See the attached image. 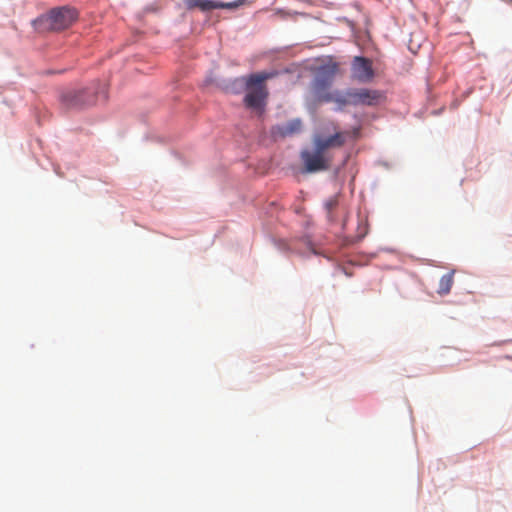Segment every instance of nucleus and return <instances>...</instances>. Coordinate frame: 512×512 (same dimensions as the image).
I'll use <instances>...</instances> for the list:
<instances>
[{"label":"nucleus","mask_w":512,"mask_h":512,"mask_svg":"<svg viewBox=\"0 0 512 512\" xmlns=\"http://www.w3.org/2000/svg\"><path fill=\"white\" fill-rule=\"evenodd\" d=\"M277 72L253 73L245 79L246 94L243 103L246 108L262 114L265 110L268 90L265 81L273 78Z\"/></svg>","instance_id":"nucleus-1"},{"label":"nucleus","mask_w":512,"mask_h":512,"mask_svg":"<svg viewBox=\"0 0 512 512\" xmlns=\"http://www.w3.org/2000/svg\"><path fill=\"white\" fill-rule=\"evenodd\" d=\"M338 206V197L334 196L325 202V208L327 210V216L330 221H334L333 210Z\"/></svg>","instance_id":"nucleus-12"},{"label":"nucleus","mask_w":512,"mask_h":512,"mask_svg":"<svg viewBox=\"0 0 512 512\" xmlns=\"http://www.w3.org/2000/svg\"><path fill=\"white\" fill-rule=\"evenodd\" d=\"M454 283L453 273H447L440 278L437 293L441 296L450 293Z\"/></svg>","instance_id":"nucleus-11"},{"label":"nucleus","mask_w":512,"mask_h":512,"mask_svg":"<svg viewBox=\"0 0 512 512\" xmlns=\"http://www.w3.org/2000/svg\"><path fill=\"white\" fill-rule=\"evenodd\" d=\"M352 76L359 82L367 83L374 77L372 63L364 57H355L351 67Z\"/></svg>","instance_id":"nucleus-8"},{"label":"nucleus","mask_w":512,"mask_h":512,"mask_svg":"<svg viewBox=\"0 0 512 512\" xmlns=\"http://www.w3.org/2000/svg\"><path fill=\"white\" fill-rule=\"evenodd\" d=\"M302 123L299 119H293L284 125L273 127L272 134L280 137L291 136L301 131Z\"/></svg>","instance_id":"nucleus-9"},{"label":"nucleus","mask_w":512,"mask_h":512,"mask_svg":"<svg viewBox=\"0 0 512 512\" xmlns=\"http://www.w3.org/2000/svg\"><path fill=\"white\" fill-rule=\"evenodd\" d=\"M85 91H79L75 93H69L63 96V100L70 106H81L85 104H92L93 100L85 101L83 100V94Z\"/></svg>","instance_id":"nucleus-10"},{"label":"nucleus","mask_w":512,"mask_h":512,"mask_svg":"<svg viewBox=\"0 0 512 512\" xmlns=\"http://www.w3.org/2000/svg\"><path fill=\"white\" fill-rule=\"evenodd\" d=\"M77 18L78 12L76 9L63 6L50 10L35 23L43 29L61 31L70 27Z\"/></svg>","instance_id":"nucleus-2"},{"label":"nucleus","mask_w":512,"mask_h":512,"mask_svg":"<svg viewBox=\"0 0 512 512\" xmlns=\"http://www.w3.org/2000/svg\"><path fill=\"white\" fill-rule=\"evenodd\" d=\"M333 127V134L326 136L323 133H316L313 137V145L314 148H317L324 154L328 155V150L332 148H340L345 144V133L337 131L334 124H332Z\"/></svg>","instance_id":"nucleus-6"},{"label":"nucleus","mask_w":512,"mask_h":512,"mask_svg":"<svg viewBox=\"0 0 512 512\" xmlns=\"http://www.w3.org/2000/svg\"><path fill=\"white\" fill-rule=\"evenodd\" d=\"M187 10L199 9L202 12L214 9H237L249 3V0H235L232 2H222L216 0H182Z\"/></svg>","instance_id":"nucleus-5"},{"label":"nucleus","mask_w":512,"mask_h":512,"mask_svg":"<svg viewBox=\"0 0 512 512\" xmlns=\"http://www.w3.org/2000/svg\"><path fill=\"white\" fill-rule=\"evenodd\" d=\"M383 94L378 90L367 88L350 89L342 97H337L335 101L341 105H365L374 106L380 103Z\"/></svg>","instance_id":"nucleus-4"},{"label":"nucleus","mask_w":512,"mask_h":512,"mask_svg":"<svg viewBox=\"0 0 512 512\" xmlns=\"http://www.w3.org/2000/svg\"><path fill=\"white\" fill-rule=\"evenodd\" d=\"M301 158L304 162L305 170L310 173L329 169L332 161V157L324 154L317 148H314L313 152H302Z\"/></svg>","instance_id":"nucleus-7"},{"label":"nucleus","mask_w":512,"mask_h":512,"mask_svg":"<svg viewBox=\"0 0 512 512\" xmlns=\"http://www.w3.org/2000/svg\"><path fill=\"white\" fill-rule=\"evenodd\" d=\"M337 68V64H330L321 66L317 69L312 82V89L315 97L319 101H335L336 98H334L332 94L327 93L326 90L331 85L337 72Z\"/></svg>","instance_id":"nucleus-3"}]
</instances>
